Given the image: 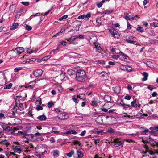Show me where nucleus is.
I'll list each match as a JSON object with an SVG mask.
<instances>
[{"label":"nucleus","instance_id":"obj_9","mask_svg":"<svg viewBox=\"0 0 158 158\" xmlns=\"http://www.w3.org/2000/svg\"><path fill=\"white\" fill-rule=\"evenodd\" d=\"M128 57L122 52L120 53V59L123 61H125L128 59Z\"/></svg>","mask_w":158,"mask_h":158},{"label":"nucleus","instance_id":"obj_47","mask_svg":"<svg viewBox=\"0 0 158 158\" xmlns=\"http://www.w3.org/2000/svg\"><path fill=\"white\" fill-rule=\"evenodd\" d=\"M19 106L20 108V111L24 109L23 105L22 103H19Z\"/></svg>","mask_w":158,"mask_h":158},{"label":"nucleus","instance_id":"obj_4","mask_svg":"<svg viewBox=\"0 0 158 158\" xmlns=\"http://www.w3.org/2000/svg\"><path fill=\"white\" fill-rule=\"evenodd\" d=\"M23 146L21 145L18 144L16 146H15L13 148V150L15 152L20 154L22 152V149Z\"/></svg>","mask_w":158,"mask_h":158},{"label":"nucleus","instance_id":"obj_1","mask_svg":"<svg viewBox=\"0 0 158 158\" xmlns=\"http://www.w3.org/2000/svg\"><path fill=\"white\" fill-rule=\"evenodd\" d=\"M76 75L77 79L79 82H83L87 79L86 72L83 70H77Z\"/></svg>","mask_w":158,"mask_h":158},{"label":"nucleus","instance_id":"obj_59","mask_svg":"<svg viewBox=\"0 0 158 158\" xmlns=\"http://www.w3.org/2000/svg\"><path fill=\"white\" fill-rule=\"evenodd\" d=\"M101 76L102 77L106 76L107 75V74L104 72H102L101 73Z\"/></svg>","mask_w":158,"mask_h":158},{"label":"nucleus","instance_id":"obj_60","mask_svg":"<svg viewBox=\"0 0 158 158\" xmlns=\"http://www.w3.org/2000/svg\"><path fill=\"white\" fill-rule=\"evenodd\" d=\"M100 110L104 112H107L108 111V110L104 108H100Z\"/></svg>","mask_w":158,"mask_h":158},{"label":"nucleus","instance_id":"obj_55","mask_svg":"<svg viewBox=\"0 0 158 158\" xmlns=\"http://www.w3.org/2000/svg\"><path fill=\"white\" fill-rule=\"evenodd\" d=\"M131 97L129 95H127L126 96H125L124 97V99L126 100H130L131 99Z\"/></svg>","mask_w":158,"mask_h":158},{"label":"nucleus","instance_id":"obj_15","mask_svg":"<svg viewBox=\"0 0 158 158\" xmlns=\"http://www.w3.org/2000/svg\"><path fill=\"white\" fill-rule=\"evenodd\" d=\"M102 117L101 116L98 117L96 118V121L97 123L99 124L102 125L103 124Z\"/></svg>","mask_w":158,"mask_h":158},{"label":"nucleus","instance_id":"obj_48","mask_svg":"<svg viewBox=\"0 0 158 158\" xmlns=\"http://www.w3.org/2000/svg\"><path fill=\"white\" fill-rule=\"evenodd\" d=\"M107 131L109 133H112L114 132V130L112 128H110L107 130Z\"/></svg>","mask_w":158,"mask_h":158},{"label":"nucleus","instance_id":"obj_21","mask_svg":"<svg viewBox=\"0 0 158 158\" xmlns=\"http://www.w3.org/2000/svg\"><path fill=\"white\" fill-rule=\"evenodd\" d=\"M114 92L117 94H118L120 91V88L119 86H116L114 88Z\"/></svg>","mask_w":158,"mask_h":158},{"label":"nucleus","instance_id":"obj_31","mask_svg":"<svg viewBox=\"0 0 158 158\" xmlns=\"http://www.w3.org/2000/svg\"><path fill=\"white\" fill-rule=\"evenodd\" d=\"M13 112H15L17 113H19V111L18 110V106H17V103H16L15 106H14L13 109Z\"/></svg>","mask_w":158,"mask_h":158},{"label":"nucleus","instance_id":"obj_29","mask_svg":"<svg viewBox=\"0 0 158 158\" xmlns=\"http://www.w3.org/2000/svg\"><path fill=\"white\" fill-rule=\"evenodd\" d=\"M113 11V10H104L103 13L105 14H110L112 13Z\"/></svg>","mask_w":158,"mask_h":158},{"label":"nucleus","instance_id":"obj_39","mask_svg":"<svg viewBox=\"0 0 158 158\" xmlns=\"http://www.w3.org/2000/svg\"><path fill=\"white\" fill-rule=\"evenodd\" d=\"M27 147H25L24 148L26 149H29L31 148H33V145L31 143L28 144V145L26 146Z\"/></svg>","mask_w":158,"mask_h":158},{"label":"nucleus","instance_id":"obj_51","mask_svg":"<svg viewBox=\"0 0 158 158\" xmlns=\"http://www.w3.org/2000/svg\"><path fill=\"white\" fill-rule=\"evenodd\" d=\"M21 3L25 6H28L29 5V3L28 2H21Z\"/></svg>","mask_w":158,"mask_h":158},{"label":"nucleus","instance_id":"obj_2","mask_svg":"<svg viewBox=\"0 0 158 158\" xmlns=\"http://www.w3.org/2000/svg\"><path fill=\"white\" fill-rule=\"evenodd\" d=\"M20 128L21 127H12V130L11 131V133L15 135H16L18 134H24V133L21 131H18L17 132V131L19 130Z\"/></svg>","mask_w":158,"mask_h":158},{"label":"nucleus","instance_id":"obj_42","mask_svg":"<svg viewBox=\"0 0 158 158\" xmlns=\"http://www.w3.org/2000/svg\"><path fill=\"white\" fill-rule=\"evenodd\" d=\"M94 143L96 145H97L98 143H99V142L100 141V139L99 138L94 139Z\"/></svg>","mask_w":158,"mask_h":158},{"label":"nucleus","instance_id":"obj_13","mask_svg":"<svg viewBox=\"0 0 158 158\" xmlns=\"http://www.w3.org/2000/svg\"><path fill=\"white\" fill-rule=\"evenodd\" d=\"M46 152V151L42 152H36L35 155L39 158H45L43 155L44 154L45 152Z\"/></svg>","mask_w":158,"mask_h":158},{"label":"nucleus","instance_id":"obj_56","mask_svg":"<svg viewBox=\"0 0 158 158\" xmlns=\"http://www.w3.org/2000/svg\"><path fill=\"white\" fill-rule=\"evenodd\" d=\"M127 86V89L128 90L131 91L132 90V87L131 85L128 84Z\"/></svg>","mask_w":158,"mask_h":158},{"label":"nucleus","instance_id":"obj_44","mask_svg":"<svg viewBox=\"0 0 158 158\" xmlns=\"http://www.w3.org/2000/svg\"><path fill=\"white\" fill-rule=\"evenodd\" d=\"M54 105V103L52 102H50L48 103V106L49 108H51L52 106Z\"/></svg>","mask_w":158,"mask_h":158},{"label":"nucleus","instance_id":"obj_40","mask_svg":"<svg viewBox=\"0 0 158 158\" xmlns=\"http://www.w3.org/2000/svg\"><path fill=\"white\" fill-rule=\"evenodd\" d=\"M131 104L133 107L136 108L137 107V105L135 101H133L131 102Z\"/></svg>","mask_w":158,"mask_h":158},{"label":"nucleus","instance_id":"obj_22","mask_svg":"<svg viewBox=\"0 0 158 158\" xmlns=\"http://www.w3.org/2000/svg\"><path fill=\"white\" fill-rule=\"evenodd\" d=\"M52 153L53 154V156L54 157H57L59 155V151L57 150H54L52 152Z\"/></svg>","mask_w":158,"mask_h":158},{"label":"nucleus","instance_id":"obj_41","mask_svg":"<svg viewBox=\"0 0 158 158\" xmlns=\"http://www.w3.org/2000/svg\"><path fill=\"white\" fill-rule=\"evenodd\" d=\"M139 18H138V16L137 15H136L135 16H134L133 15H132V18H131V21H132L134 20H137L138 19H139Z\"/></svg>","mask_w":158,"mask_h":158},{"label":"nucleus","instance_id":"obj_25","mask_svg":"<svg viewBox=\"0 0 158 158\" xmlns=\"http://www.w3.org/2000/svg\"><path fill=\"white\" fill-rule=\"evenodd\" d=\"M2 128H3V130L6 131H11L12 130V127L11 128L9 126L6 127L3 126H2Z\"/></svg>","mask_w":158,"mask_h":158},{"label":"nucleus","instance_id":"obj_30","mask_svg":"<svg viewBox=\"0 0 158 158\" xmlns=\"http://www.w3.org/2000/svg\"><path fill=\"white\" fill-rule=\"evenodd\" d=\"M52 56V55H48V56H46L44 57H43L42 58V60H43V61H46L47 60H48V59H49Z\"/></svg>","mask_w":158,"mask_h":158},{"label":"nucleus","instance_id":"obj_64","mask_svg":"<svg viewBox=\"0 0 158 158\" xmlns=\"http://www.w3.org/2000/svg\"><path fill=\"white\" fill-rule=\"evenodd\" d=\"M86 133V131L85 130H84L82 131V132L80 134V135L81 136H84Z\"/></svg>","mask_w":158,"mask_h":158},{"label":"nucleus","instance_id":"obj_6","mask_svg":"<svg viewBox=\"0 0 158 158\" xmlns=\"http://www.w3.org/2000/svg\"><path fill=\"white\" fill-rule=\"evenodd\" d=\"M8 119L9 121L8 123L9 125H14L17 124L15 121V120H17L16 119L11 117H9L8 118Z\"/></svg>","mask_w":158,"mask_h":158},{"label":"nucleus","instance_id":"obj_54","mask_svg":"<svg viewBox=\"0 0 158 158\" xmlns=\"http://www.w3.org/2000/svg\"><path fill=\"white\" fill-rule=\"evenodd\" d=\"M72 100L76 103H78L77 99V98L73 96L72 98Z\"/></svg>","mask_w":158,"mask_h":158},{"label":"nucleus","instance_id":"obj_46","mask_svg":"<svg viewBox=\"0 0 158 158\" xmlns=\"http://www.w3.org/2000/svg\"><path fill=\"white\" fill-rule=\"evenodd\" d=\"M126 67L127 66L126 65H122L120 66L119 68L122 70L126 71V69H127Z\"/></svg>","mask_w":158,"mask_h":158},{"label":"nucleus","instance_id":"obj_24","mask_svg":"<svg viewBox=\"0 0 158 158\" xmlns=\"http://www.w3.org/2000/svg\"><path fill=\"white\" fill-rule=\"evenodd\" d=\"M19 26V24L17 23H14L12 26L10 27V29L11 30L15 29Z\"/></svg>","mask_w":158,"mask_h":158},{"label":"nucleus","instance_id":"obj_32","mask_svg":"<svg viewBox=\"0 0 158 158\" xmlns=\"http://www.w3.org/2000/svg\"><path fill=\"white\" fill-rule=\"evenodd\" d=\"M84 15L85 20H88L91 17V14L90 13H88L86 15Z\"/></svg>","mask_w":158,"mask_h":158},{"label":"nucleus","instance_id":"obj_58","mask_svg":"<svg viewBox=\"0 0 158 158\" xmlns=\"http://www.w3.org/2000/svg\"><path fill=\"white\" fill-rule=\"evenodd\" d=\"M126 69H126V70L128 72H130L132 70V68L130 67L127 66Z\"/></svg>","mask_w":158,"mask_h":158},{"label":"nucleus","instance_id":"obj_18","mask_svg":"<svg viewBox=\"0 0 158 158\" xmlns=\"http://www.w3.org/2000/svg\"><path fill=\"white\" fill-rule=\"evenodd\" d=\"M65 134H76L77 132L74 130H70L64 133Z\"/></svg>","mask_w":158,"mask_h":158},{"label":"nucleus","instance_id":"obj_16","mask_svg":"<svg viewBox=\"0 0 158 158\" xmlns=\"http://www.w3.org/2000/svg\"><path fill=\"white\" fill-rule=\"evenodd\" d=\"M120 104L122 105L124 109H126L129 108H130L131 106L130 104H127L124 103L123 101H121V102H120Z\"/></svg>","mask_w":158,"mask_h":158},{"label":"nucleus","instance_id":"obj_5","mask_svg":"<svg viewBox=\"0 0 158 158\" xmlns=\"http://www.w3.org/2000/svg\"><path fill=\"white\" fill-rule=\"evenodd\" d=\"M113 142L114 143V146L115 147L120 146H123L124 144V142L118 139H114Z\"/></svg>","mask_w":158,"mask_h":158},{"label":"nucleus","instance_id":"obj_10","mask_svg":"<svg viewBox=\"0 0 158 158\" xmlns=\"http://www.w3.org/2000/svg\"><path fill=\"white\" fill-rule=\"evenodd\" d=\"M0 145L3 146H5L6 147L10 145V143L6 140H2L0 141Z\"/></svg>","mask_w":158,"mask_h":158},{"label":"nucleus","instance_id":"obj_33","mask_svg":"<svg viewBox=\"0 0 158 158\" xmlns=\"http://www.w3.org/2000/svg\"><path fill=\"white\" fill-rule=\"evenodd\" d=\"M12 86V83H10L6 85H5L4 86V89H10Z\"/></svg>","mask_w":158,"mask_h":158},{"label":"nucleus","instance_id":"obj_26","mask_svg":"<svg viewBox=\"0 0 158 158\" xmlns=\"http://www.w3.org/2000/svg\"><path fill=\"white\" fill-rule=\"evenodd\" d=\"M77 97L81 99H84L85 98V94H80L77 95Z\"/></svg>","mask_w":158,"mask_h":158},{"label":"nucleus","instance_id":"obj_62","mask_svg":"<svg viewBox=\"0 0 158 158\" xmlns=\"http://www.w3.org/2000/svg\"><path fill=\"white\" fill-rule=\"evenodd\" d=\"M149 131V130L148 129H145L143 131H141V133H144L145 134L148 132Z\"/></svg>","mask_w":158,"mask_h":158},{"label":"nucleus","instance_id":"obj_8","mask_svg":"<svg viewBox=\"0 0 158 158\" xmlns=\"http://www.w3.org/2000/svg\"><path fill=\"white\" fill-rule=\"evenodd\" d=\"M43 74V71L40 69H37L35 70L34 72V75L36 77L41 76Z\"/></svg>","mask_w":158,"mask_h":158},{"label":"nucleus","instance_id":"obj_28","mask_svg":"<svg viewBox=\"0 0 158 158\" xmlns=\"http://www.w3.org/2000/svg\"><path fill=\"white\" fill-rule=\"evenodd\" d=\"M77 154L78 157L79 158H81L83 156V154L81 152L79 151L78 150H77Z\"/></svg>","mask_w":158,"mask_h":158},{"label":"nucleus","instance_id":"obj_14","mask_svg":"<svg viewBox=\"0 0 158 158\" xmlns=\"http://www.w3.org/2000/svg\"><path fill=\"white\" fill-rule=\"evenodd\" d=\"M15 51L18 54H19L24 52V49L23 47H18L15 49Z\"/></svg>","mask_w":158,"mask_h":158},{"label":"nucleus","instance_id":"obj_20","mask_svg":"<svg viewBox=\"0 0 158 158\" xmlns=\"http://www.w3.org/2000/svg\"><path fill=\"white\" fill-rule=\"evenodd\" d=\"M104 99L107 102H110L111 100V97L108 95H105L104 98Z\"/></svg>","mask_w":158,"mask_h":158},{"label":"nucleus","instance_id":"obj_23","mask_svg":"<svg viewBox=\"0 0 158 158\" xmlns=\"http://www.w3.org/2000/svg\"><path fill=\"white\" fill-rule=\"evenodd\" d=\"M157 142H156L154 139H152L151 138L149 143L151 146H157Z\"/></svg>","mask_w":158,"mask_h":158},{"label":"nucleus","instance_id":"obj_50","mask_svg":"<svg viewBox=\"0 0 158 158\" xmlns=\"http://www.w3.org/2000/svg\"><path fill=\"white\" fill-rule=\"evenodd\" d=\"M22 69V68L21 67H16L14 69V71L15 72H18L19 70H21Z\"/></svg>","mask_w":158,"mask_h":158},{"label":"nucleus","instance_id":"obj_36","mask_svg":"<svg viewBox=\"0 0 158 158\" xmlns=\"http://www.w3.org/2000/svg\"><path fill=\"white\" fill-rule=\"evenodd\" d=\"M74 152L73 150H72L70 151V152L67 154V156L69 157H71L72 155L74 154Z\"/></svg>","mask_w":158,"mask_h":158},{"label":"nucleus","instance_id":"obj_17","mask_svg":"<svg viewBox=\"0 0 158 158\" xmlns=\"http://www.w3.org/2000/svg\"><path fill=\"white\" fill-rule=\"evenodd\" d=\"M47 118L44 115H42L38 116L37 118V119L41 121L45 120Z\"/></svg>","mask_w":158,"mask_h":158},{"label":"nucleus","instance_id":"obj_19","mask_svg":"<svg viewBox=\"0 0 158 158\" xmlns=\"http://www.w3.org/2000/svg\"><path fill=\"white\" fill-rule=\"evenodd\" d=\"M151 138V137L144 138L142 139V142L144 143H149Z\"/></svg>","mask_w":158,"mask_h":158},{"label":"nucleus","instance_id":"obj_57","mask_svg":"<svg viewBox=\"0 0 158 158\" xmlns=\"http://www.w3.org/2000/svg\"><path fill=\"white\" fill-rule=\"evenodd\" d=\"M85 18L84 15H80L78 17L77 19H82Z\"/></svg>","mask_w":158,"mask_h":158},{"label":"nucleus","instance_id":"obj_53","mask_svg":"<svg viewBox=\"0 0 158 158\" xmlns=\"http://www.w3.org/2000/svg\"><path fill=\"white\" fill-rule=\"evenodd\" d=\"M73 143L74 145L78 144L79 145V146L80 145V142L77 140L74 141L73 142Z\"/></svg>","mask_w":158,"mask_h":158},{"label":"nucleus","instance_id":"obj_35","mask_svg":"<svg viewBox=\"0 0 158 158\" xmlns=\"http://www.w3.org/2000/svg\"><path fill=\"white\" fill-rule=\"evenodd\" d=\"M15 7L14 5L11 6L10 7V10L11 12H15Z\"/></svg>","mask_w":158,"mask_h":158},{"label":"nucleus","instance_id":"obj_27","mask_svg":"<svg viewBox=\"0 0 158 158\" xmlns=\"http://www.w3.org/2000/svg\"><path fill=\"white\" fill-rule=\"evenodd\" d=\"M96 22L97 25V27H99L101 25V23L102 22L100 18H97L96 20Z\"/></svg>","mask_w":158,"mask_h":158},{"label":"nucleus","instance_id":"obj_52","mask_svg":"<svg viewBox=\"0 0 158 158\" xmlns=\"http://www.w3.org/2000/svg\"><path fill=\"white\" fill-rule=\"evenodd\" d=\"M26 29L28 31H30L31 30L32 27L31 26L27 25L26 26Z\"/></svg>","mask_w":158,"mask_h":158},{"label":"nucleus","instance_id":"obj_3","mask_svg":"<svg viewBox=\"0 0 158 158\" xmlns=\"http://www.w3.org/2000/svg\"><path fill=\"white\" fill-rule=\"evenodd\" d=\"M7 81V79L4 76V74L0 73V85L3 86L6 84Z\"/></svg>","mask_w":158,"mask_h":158},{"label":"nucleus","instance_id":"obj_43","mask_svg":"<svg viewBox=\"0 0 158 158\" xmlns=\"http://www.w3.org/2000/svg\"><path fill=\"white\" fill-rule=\"evenodd\" d=\"M52 129L53 130H52L51 132V133L53 132L55 134H58L59 133V131H56V128H55V127H52Z\"/></svg>","mask_w":158,"mask_h":158},{"label":"nucleus","instance_id":"obj_63","mask_svg":"<svg viewBox=\"0 0 158 158\" xmlns=\"http://www.w3.org/2000/svg\"><path fill=\"white\" fill-rule=\"evenodd\" d=\"M143 76H144V77H146L147 78V77L148 76V74L147 73H146L145 72H144L143 73Z\"/></svg>","mask_w":158,"mask_h":158},{"label":"nucleus","instance_id":"obj_45","mask_svg":"<svg viewBox=\"0 0 158 158\" xmlns=\"http://www.w3.org/2000/svg\"><path fill=\"white\" fill-rule=\"evenodd\" d=\"M120 53L119 54V55H114L112 56V58L115 59H117L118 58H120Z\"/></svg>","mask_w":158,"mask_h":158},{"label":"nucleus","instance_id":"obj_61","mask_svg":"<svg viewBox=\"0 0 158 158\" xmlns=\"http://www.w3.org/2000/svg\"><path fill=\"white\" fill-rule=\"evenodd\" d=\"M77 38H80L81 39H83L85 37V36L84 35H78L77 36Z\"/></svg>","mask_w":158,"mask_h":158},{"label":"nucleus","instance_id":"obj_7","mask_svg":"<svg viewBox=\"0 0 158 158\" xmlns=\"http://www.w3.org/2000/svg\"><path fill=\"white\" fill-rule=\"evenodd\" d=\"M109 31L110 33L114 37L116 38H118L119 36V34L115 30L109 29Z\"/></svg>","mask_w":158,"mask_h":158},{"label":"nucleus","instance_id":"obj_38","mask_svg":"<svg viewBox=\"0 0 158 158\" xmlns=\"http://www.w3.org/2000/svg\"><path fill=\"white\" fill-rule=\"evenodd\" d=\"M68 17V15H64L62 16L59 19V20L60 21H61L64 19H67Z\"/></svg>","mask_w":158,"mask_h":158},{"label":"nucleus","instance_id":"obj_11","mask_svg":"<svg viewBox=\"0 0 158 158\" xmlns=\"http://www.w3.org/2000/svg\"><path fill=\"white\" fill-rule=\"evenodd\" d=\"M24 137L28 140H33L35 136L32 134H25Z\"/></svg>","mask_w":158,"mask_h":158},{"label":"nucleus","instance_id":"obj_49","mask_svg":"<svg viewBox=\"0 0 158 158\" xmlns=\"http://www.w3.org/2000/svg\"><path fill=\"white\" fill-rule=\"evenodd\" d=\"M43 109V108L42 106L40 105H38L36 107V109L38 111L40 110H41Z\"/></svg>","mask_w":158,"mask_h":158},{"label":"nucleus","instance_id":"obj_34","mask_svg":"<svg viewBox=\"0 0 158 158\" xmlns=\"http://www.w3.org/2000/svg\"><path fill=\"white\" fill-rule=\"evenodd\" d=\"M132 15H129L128 14H127L126 16L125 17V18L127 20H130L131 21V18H132Z\"/></svg>","mask_w":158,"mask_h":158},{"label":"nucleus","instance_id":"obj_37","mask_svg":"<svg viewBox=\"0 0 158 158\" xmlns=\"http://www.w3.org/2000/svg\"><path fill=\"white\" fill-rule=\"evenodd\" d=\"M137 30L139 31L142 32L144 31V29L143 27H138L137 29Z\"/></svg>","mask_w":158,"mask_h":158},{"label":"nucleus","instance_id":"obj_12","mask_svg":"<svg viewBox=\"0 0 158 158\" xmlns=\"http://www.w3.org/2000/svg\"><path fill=\"white\" fill-rule=\"evenodd\" d=\"M135 38L134 37L131 36L126 39V41L127 43L134 44L135 42L133 40Z\"/></svg>","mask_w":158,"mask_h":158}]
</instances>
